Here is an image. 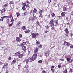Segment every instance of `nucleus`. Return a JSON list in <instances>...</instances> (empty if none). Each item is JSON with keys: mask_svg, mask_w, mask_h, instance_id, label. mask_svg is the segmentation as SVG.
Instances as JSON below:
<instances>
[{"mask_svg": "<svg viewBox=\"0 0 73 73\" xmlns=\"http://www.w3.org/2000/svg\"><path fill=\"white\" fill-rule=\"evenodd\" d=\"M14 3V2L13 1H10L9 3V4H10V5H11V4H13Z\"/></svg>", "mask_w": 73, "mask_h": 73, "instance_id": "4c0bfd02", "label": "nucleus"}, {"mask_svg": "<svg viewBox=\"0 0 73 73\" xmlns=\"http://www.w3.org/2000/svg\"><path fill=\"white\" fill-rule=\"evenodd\" d=\"M26 72L27 73H28V72H29V70H28V69H27Z\"/></svg>", "mask_w": 73, "mask_h": 73, "instance_id": "338daca9", "label": "nucleus"}, {"mask_svg": "<svg viewBox=\"0 0 73 73\" xmlns=\"http://www.w3.org/2000/svg\"><path fill=\"white\" fill-rule=\"evenodd\" d=\"M17 16V17H19V16H20V13H19L18 12L17 13H16Z\"/></svg>", "mask_w": 73, "mask_h": 73, "instance_id": "e433bc0d", "label": "nucleus"}, {"mask_svg": "<svg viewBox=\"0 0 73 73\" xmlns=\"http://www.w3.org/2000/svg\"><path fill=\"white\" fill-rule=\"evenodd\" d=\"M21 31H24L25 30L26 27L25 26H23L21 27Z\"/></svg>", "mask_w": 73, "mask_h": 73, "instance_id": "f3484780", "label": "nucleus"}, {"mask_svg": "<svg viewBox=\"0 0 73 73\" xmlns=\"http://www.w3.org/2000/svg\"><path fill=\"white\" fill-rule=\"evenodd\" d=\"M26 7L27 8H29V7H30V5H29L28 4H27L26 5Z\"/></svg>", "mask_w": 73, "mask_h": 73, "instance_id": "37998d69", "label": "nucleus"}, {"mask_svg": "<svg viewBox=\"0 0 73 73\" xmlns=\"http://www.w3.org/2000/svg\"><path fill=\"white\" fill-rule=\"evenodd\" d=\"M12 14H11L10 15L9 17V19H11V18H12Z\"/></svg>", "mask_w": 73, "mask_h": 73, "instance_id": "6e6d98bb", "label": "nucleus"}, {"mask_svg": "<svg viewBox=\"0 0 73 73\" xmlns=\"http://www.w3.org/2000/svg\"><path fill=\"white\" fill-rule=\"evenodd\" d=\"M65 14L66 13L65 12H63L61 13V15L62 17H64V16H65Z\"/></svg>", "mask_w": 73, "mask_h": 73, "instance_id": "a211bd4d", "label": "nucleus"}, {"mask_svg": "<svg viewBox=\"0 0 73 73\" xmlns=\"http://www.w3.org/2000/svg\"><path fill=\"white\" fill-rule=\"evenodd\" d=\"M5 66H6V64H5L2 67V69H4V68H5Z\"/></svg>", "mask_w": 73, "mask_h": 73, "instance_id": "a18cd8bd", "label": "nucleus"}, {"mask_svg": "<svg viewBox=\"0 0 73 73\" xmlns=\"http://www.w3.org/2000/svg\"><path fill=\"white\" fill-rule=\"evenodd\" d=\"M73 59H72L71 60H70V61H68V62L70 64H71L72 63V62H73Z\"/></svg>", "mask_w": 73, "mask_h": 73, "instance_id": "bb28decb", "label": "nucleus"}, {"mask_svg": "<svg viewBox=\"0 0 73 73\" xmlns=\"http://www.w3.org/2000/svg\"><path fill=\"white\" fill-rule=\"evenodd\" d=\"M36 19H37V17L36 16H34V17H30L29 18V21H31V20H34Z\"/></svg>", "mask_w": 73, "mask_h": 73, "instance_id": "20e7f679", "label": "nucleus"}, {"mask_svg": "<svg viewBox=\"0 0 73 73\" xmlns=\"http://www.w3.org/2000/svg\"><path fill=\"white\" fill-rule=\"evenodd\" d=\"M36 26H38V25H40V23L38 21H36V22L35 23Z\"/></svg>", "mask_w": 73, "mask_h": 73, "instance_id": "412c9836", "label": "nucleus"}, {"mask_svg": "<svg viewBox=\"0 0 73 73\" xmlns=\"http://www.w3.org/2000/svg\"><path fill=\"white\" fill-rule=\"evenodd\" d=\"M9 22V19H7L6 20L7 23H8Z\"/></svg>", "mask_w": 73, "mask_h": 73, "instance_id": "de8ad7c7", "label": "nucleus"}, {"mask_svg": "<svg viewBox=\"0 0 73 73\" xmlns=\"http://www.w3.org/2000/svg\"><path fill=\"white\" fill-rule=\"evenodd\" d=\"M29 32H30V30H29V29L25 31V33H29Z\"/></svg>", "mask_w": 73, "mask_h": 73, "instance_id": "5701e85b", "label": "nucleus"}, {"mask_svg": "<svg viewBox=\"0 0 73 73\" xmlns=\"http://www.w3.org/2000/svg\"><path fill=\"white\" fill-rule=\"evenodd\" d=\"M54 19H52L49 22V25L50 27H52L51 29L52 31V30H54V23H53V22H54L53 20H54Z\"/></svg>", "mask_w": 73, "mask_h": 73, "instance_id": "f03ea898", "label": "nucleus"}, {"mask_svg": "<svg viewBox=\"0 0 73 73\" xmlns=\"http://www.w3.org/2000/svg\"><path fill=\"white\" fill-rule=\"evenodd\" d=\"M70 47L71 49H73V45H71L70 46Z\"/></svg>", "mask_w": 73, "mask_h": 73, "instance_id": "8fccbe9b", "label": "nucleus"}, {"mask_svg": "<svg viewBox=\"0 0 73 73\" xmlns=\"http://www.w3.org/2000/svg\"><path fill=\"white\" fill-rule=\"evenodd\" d=\"M30 13H31L32 15L34 16H35V13L33 11V10H32L30 12Z\"/></svg>", "mask_w": 73, "mask_h": 73, "instance_id": "aec40b11", "label": "nucleus"}, {"mask_svg": "<svg viewBox=\"0 0 73 73\" xmlns=\"http://www.w3.org/2000/svg\"><path fill=\"white\" fill-rule=\"evenodd\" d=\"M24 56V55H23V54H20L19 55V56H18L19 58H22Z\"/></svg>", "mask_w": 73, "mask_h": 73, "instance_id": "4468645a", "label": "nucleus"}, {"mask_svg": "<svg viewBox=\"0 0 73 73\" xmlns=\"http://www.w3.org/2000/svg\"><path fill=\"white\" fill-rule=\"evenodd\" d=\"M42 73H46V71L45 70H43L42 71Z\"/></svg>", "mask_w": 73, "mask_h": 73, "instance_id": "5fc2aeb1", "label": "nucleus"}, {"mask_svg": "<svg viewBox=\"0 0 73 73\" xmlns=\"http://www.w3.org/2000/svg\"><path fill=\"white\" fill-rule=\"evenodd\" d=\"M38 63H39V64H41V63H42V60H40L38 61Z\"/></svg>", "mask_w": 73, "mask_h": 73, "instance_id": "58836bf2", "label": "nucleus"}, {"mask_svg": "<svg viewBox=\"0 0 73 73\" xmlns=\"http://www.w3.org/2000/svg\"><path fill=\"white\" fill-rule=\"evenodd\" d=\"M29 60H31V58L30 57L29 58L27 59H25L24 60V62H25V61H26V63L28 64V62H29Z\"/></svg>", "mask_w": 73, "mask_h": 73, "instance_id": "423d86ee", "label": "nucleus"}, {"mask_svg": "<svg viewBox=\"0 0 73 73\" xmlns=\"http://www.w3.org/2000/svg\"><path fill=\"white\" fill-rule=\"evenodd\" d=\"M4 19L3 18V17H1L0 19V21H3V20H4Z\"/></svg>", "mask_w": 73, "mask_h": 73, "instance_id": "c9c22d12", "label": "nucleus"}, {"mask_svg": "<svg viewBox=\"0 0 73 73\" xmlns=\"http://www.w3.org/2000/svg\"><path fill=\"white\" fill-rule=\"evenodd\" d=\"M8 59L9 60H10L12 59V57H9Z\"/></svg>", "mask_w": 73, "mask_h": 73, "instance_id": "13d9d810", "label": "nucleus"}, {"mask_svg": "<svg viewBox=\"0 0 73 73\" xmlns=\"http://www.w3.org/2000/svg\"><path fill=\"white\" fill-rule=\"evenodd\" d=\"M16 60L14 59V60H13L12 61V62H11V65H13V64H15V63H16Z\"/></svg>", "mask_w": 73, "mask_h": 73, "instance_id": "ddd939ff", "label": "nucleus"}, {"mask_svg": "<svg viewBox=\"0 0 73 73\" xmlns=\"http://www.w3.org/2000/svg\"><path fill=\"white\" fill-rule=\"evenodd\" d=\"M19 38H21V37H22V35L21 34H19Z\"/></svg>", "mask_w": 73, "mask_h": 73, "instance_id": "09e8293b", "label": "nucleus"}, {"mask_svg": "<svg viewBox=\"0 0 73 73\" xmlns=\"http://www.w3.org/2000/svg\"><path fill=\"white\" fill-rule=\"evenodd\" d=\"M22 48V49H23V50H24V51H26V50H27V48H26V46H24L23 48V47Z\"/></svg>", "mask_w": 73, "mask_h": 73, "instance_id": "4be33fe9", "label": "nucleus"}, {"mask_svg": "<svg viewBox=\"0 0 73 73\" xmlns=\"http://www.w3.org/2000/svg\"><path fill=\"white\" fill-rule=\"evenodd\" d=\"M14 20H15V19H13V17H12V19H11V22H12V23H13V21H14Z\"/></svg>", "mask_w": 73, "mask_h": 73, "instance_id": "c03bdc74", "label": "nucleus"}, {"mask_svg": "<svg viewBox=\"0 0 73 73\" xmlns=\"http://www.w3.org/2000/svg\"><path fill=\"white\" fill-rule=\"evenodd\" d=\"M56 27H58L59 26V25L58 24V23H56V24L55 25Z\"/></svg>", "mask_w": 73, "mask_h": 73, "instance_id": "49530a36", "label": "nucleus"}, {"mask_svg": "<svg viewBox=\"0 0 73 73\" xmlns=\"http://www.w3.org/2000/svg\"><path fill=\"white\" fill-rule=\"evenodd\" d=\"M54 66H52L51 67V68H54Z\"/></svg>", "mask_w": 73, "mask_h": 73, "instance_id": "69168bd1", "label": "nucleus"}, {"mask_svg": "<svg viewBox=\"0 0 73 73\" xmlns=\"http://www.w3.org/2000/svg\"><path fill=\"white\" fill-rule=\"evenodd\" d=\"M51 70L52 72H53V73H54V71H55V69H54L51 68Z\"/></svg>", "mask_w": 73, "mask_h": 73, "instance_id": "393cba45", "label": "nucleus"}, {"mask_svg": "<svg viewBox=\"0 0 73 73\" xmlns=\"http://www.w3.org/2000/svg\"><path fill=\"white\" fill-rule=\"evenodd\" d=\"M20 54V52H18L15 53V55L16 57H17L19 56Z\"/></svg>", "mask_w": 73, "mask_h": 73, "instance_id": "2eb2a0df", "label": "nucleus"}, {"mask_svg": "<svg viewBox=\"0 0 73 73\" xmlns=\"http://www.w3.org/2000/svg\"><path fill=\"white\" fill-rule=\"evenodd\" d=\"M33 11L35 13H36V12H37V9H36V8H34V9L33 10Z\"/></svg>", "mask_w": 73, "mask_h": 73, "instance_id": "a878e982", "label": "nucleus"}, {"mask_svg": "<svg viewBox=\"0 0 73 73\" xmlns=\"http://www.w3.org/2000/svg\"><path fill=\"white\" fill-rule=\"evenodd\" d=\"M45 27L46 28V30H48H48L49 29V25H47L46 26H45Z\"/></svg>", "mask_w": 73, "mask_h": 73, "instance_id": "6ab92c4d", "label": "nucleus"}, {"mask_svg": "<svg viewBox=\"0 0 73 73\" xmlns=\"http://www.w3.org/2000/svg\"><path fill=\"white\" fill-rule=\"evenodd\" d=\"M39 35V34L35 33H33L32 35V38H35L36 37H37Z\"/></svg>", "mask_w": 73, "mask_h": 73, "instance_id": "7ed1b4c3", "label": "nucleus"}, {"mask_svg": "<svg viewBox=\"0 0 73 73\" xmlns=\"http://www.w3.org/2000/svg\"><path fill=\"white\" fill-rule=\"evenodd\" d=\"M63 11L64 12H65L67 11V8L66 7V5H64V6L63 9Z\"/></svg>", "mask_w": 73, "mask_h": 73, "instance_id": "0eeeda50", "label": "nucleus"}, {"mask_svg": "<svg viewBox=\"0 0 73 73\" xmlns=\"http://www.w3.org/2000/svg\"><path fill=\"white\" fill-rule=\"evenodd\" d=\"M63 45L66 46H69L70 45V43L65 41L64 42Z\"/></svg>", "mask_w": 73, "mask_h": 73, "instance_id": "39448f33", "label": "nucleus"}, {"mask_svg": "<svg viewBox=\"0 0 73 73\" xmlns=\"http://www.w3.org/2000/svg\"><path fill=\"white\" fill-rule=\"evenodd\" d=\"M54 23H58V20H57L56 21H54Z\"/></svg>", "mask_w": 73, "mask_h": 73, "instance_id": "052dcab7", "label": "nucleus"}, {"mask_svg": "<svg viewBox=\"0 0 73 73\" xmlns=\"http://www.w3.org/2000/svg\"><path fill=\"white\" fill-rule=\"evenodd\" d=\"M58 68H61V64H59L58 66Z\"/></svg>", "mask_w": 73, "mask_h": 73, "instance_id": "864d4df0", "label": "nucleus"}, {"mask_svg": "<svg viewBox=\"0 0 73 73\" xmlns=\"http://www.w3.org/2000/svg\"><path fill=\"white\" fill-rule=\"evenodd\" d=\"M3 19H7V16H4L3 17Z\"/></svg>", "mask_w": 73, "mask_h": 73, "instance_id": "3c124183", "label": "nucleus"}, {"mask_svg": "<svg viewBox=\"0 0 73 73\" xmlns=\"http://www.w3.org/2000/svg\"><path fill=\"white\" fill-rule=\"evenodd\" d=\"M36 46H38V45H40V41L36 40Z\"/></svg>", "mask_w": 73, "mask_h": 73, "instance_id": "dca6fc26", "label": "nucleus"}, {"mask_svg": "<svg viewBox=\"0 0 73 73\" xmlns=\"http://www.w3.org/2000/svg\"><path fill=\"white\" fill-rule=\"evenodd\" d=\"M20 23H21V22L20 21H19L17 23V26L20 25Z\"/></svg>", "mask_w": 73, "mask_h": 73, "instance_id": "c756f323", "label": "nucleus"}, {"mask_svg": "<svg viewBox=\"0 0 73 73\" xmlns=\"http://www.w3.org/2000/svg\"><path fill=\"white\" fill-rule=\"evenodd\" d=\"M8 6V3L4 5V7L5 8L6 7H7Z\"/></svg>", "mask_w": 73, "mask_h": 73, "instance_id": "473e14b6", "label": "nucleus"}, {"mask_svg": "<svg viewBox=\"0 0 73 73\" xmlns=\"http://www.w3.org/2000/svg\"><path fill=\"white\" fill-rule=\"evenodd\" d=\"M6 10L5 8H4L1 10V13L3 14L5 12Z\"/></svg>", "mask_w": 73, "mask_h": 73, "instance_id": "9b49d317", "label": "nucleus"}, {"mask_svg": "<svg viewBox=\"0 0 73 73\" xmlns=\"http://www.w3.org/2000/svg\"><path fill=\"white\" fill-rule=\"evenodd\" d=\"M71 16H73V11L71 13Z\"/></svg>", "mask_w": 73, "mask_h": 73, "instance_id": "e2e57ef3", "label": "nucleus"}, {"mask_svg": "<svg viewBox=\"0 0 73 73\" xmlns=\"http://www.w3.org/2000/svg\"><path fill=\"white\" fill-rule=\"evenodd\" d=\"M39 17H41V18H43V16H42V14H40Z\"/></svg>", "mask_w": 73, "mask_h": 73, "instance_id": "7c9ffc66", "label": "nucleus"}, {"mask_svg": "<svg viewBox=\"0 0 73 73\" xmlns=\"http://www.w3.org/2000/svg\"><path fill=\"white\" fill-rule=\"evenodd\" d=\"M42 46V45L41 44H39L38 45V48H41Z\"/></svg>", "mask_w": 73, "mask_h": 73, "instance_id": "cd10ccee", "label": "nucleus"}, {"mask_svg": "<svg viewBox=\"0 0 73 73\" xmlns=\"http://www.w3.org/2000/svg\"><path fill=\"white\" fill-rule=\"evenodd\" d=\"M42 12H43V10H40L39 13L40 14H42Z\"/></svg>", "mask_w": 73, "mask_h": 73, "instance_id": "f704fd0d", "label": "nucleus"}, {"mask_svg": "<svg viewBox=\"0 0 73 73\" xmlns=\"http://www.w3.org/2000/svg\"><path fill=\"white\" fill-rule=\"evenodd\" d=\"M68 72V70H67V69L65 68L64 71H63V73H67Z\"/></svg>", "mask_w": 73, "mask_h": 73, "instance_id": "b1692460", "label": "nucleus"}, {"mask_svg": "<svg viewBox=\"0 0 73 73\" xmlns=\"http://www.w3.org/2000/svg\"><path fill=\"white\" fill-rule=\"evenodd\" d=\"M26 44V42H23V43L20 44V46H21V47H22V48H24V45H25Z\"/></svg>", "mask_w": 73, "mask_h": 73, "instance_id": "1a4fd4ad", "label": "nucleus"}, {"mask_svg": "<svg viewBox=\"0 0 73 73\" xmlns=\"http://www.w3.org/2000/svg\"><path fill=\"white\" fill-rule=\"evenodd\" d=\"M68 35H69V33H66V34H65V36L66 37H68Z\"/></svg>", "mask_w": 73, "mask_h": 73, "instance_id": "a19ab883", "label": "nucleus"}, {"mask_svg": "<svg viewBox=\"0 0 73 73\" xmlns=\"http://www.w3.org/2000/svg\"><path fill=\"white\" fill-rule=\"evenodd\" d=\"M70 35L71 37H72V36H73V34L72 33H71Z\"/></svg>", "mask_w": 73, "mask_h": 73, "instance_id": "0e129e2a", "label": "nucleus"}, {"mask_svg": "<svg viewBox=\"0 0 73 73\" xmlns=\"http://www.w3.org/2000/svg\"><path fill=\"white\" fill-rule=\"evenodd\" d=\"M38 51V48L36 47L34 51V54L32 56V57H30V60L31 61H33L35 60H36V58L37 57V53Z\"/></svg>", "mask_w": 73, "mask_h": 73, "instance_id": "f257e3e1", "label": "nucleus"}, {"mask_svg": "<svg viewBox=\"0 0 73 73\" xmlns=\"http://www.w3.org/2000/svg\"><path fill=\"white\" fill-rule=\"evenodd\" d=\"M27 3L28 4H30V3H29V1L27 0Z\"/></svg>", "mask_w": 73, "mask_h": 73, "instance_id": "774afa93", "label": "nucleus"}, {"mask_svg": "<svg viewBox=\"0 0 73 73\" xmlns=\"http://www.w3.org/2000/svg\"><path fill=\"white\" fill-rule=\"evenodd\" d=\"M23 7H26V3H24L22 4Z\"/></svg>", "mask_w": 73, "mask_h": 73, "instance_id": "ea45409f", "label": "nucleus"}, {"mask_svg": "<svg viewBox=\"0 0 73 73\" xmlns=\"http://www.w3.org/2000/svg\"><path fill=\"white\" fill-rule=\"evenodd\" d=\"M13 24V22H12L9 25V27H11V26H12V25Z\"/></svg>", "mask_w": 73, "mask_h": 73, "instance_id": "79ce46f5", "label": "nucleus"}, {"mask_svg": "<svg viewBox=\"0 0 73 73\" xmlns=\"http://www.w3.org/2000/svg\"><path fill=\"white\" fill-rule=\"evenodd\" d=\"M51 15L52 17H54V16H55V14L53 13H52L51 14Z\"/></svg>", "mask_w": 73, "mask_h": 73, "instance_id": "2f4dec72", "label": "nucleus"}, {"mask_svg": "<svg viewBox=\"0 0 73 73\" xmlns=\"http://www.w3.org/2000/svg\"><path fill=\"white\" fill-rule=\"evenodd\" d=\"M45 32V33H48V32H49V31H47L46 30L44 32Z\"/></svg>", "mask_w": 73, "mask_h": 73, "instance_id": "680f3d73", "label": "nucleus"}, {"mask_svg": "<svg viewBox=\"0 0 73 73\" xmlns=\"http://www.w3.org/2000/svg\"><path fill=\"white\" fill-rule=\"evenodd\" d=\"M27 15V12H25L24 13V16H26Z\"/></svg>", "mask_w": 73, "mask_h": 73, "instance_id": "603ef678", "label": "nucleus"}, {"mask_svg": "<svg viewBox=\"0 0 73 73\" xmlns=\"http://www.w3.org/2000/svg\"><path fill=\"white\" fill-rule=\"evenodd\" d=\"M64 32H65V33H69V31L68 30V28H66L64 30Z\"/></svg>", "mask_w": 73, "mask_h": 73, "instance_id": "f8f14e48", "label": "nucleus"}, {"mask_svg": "<svg viewBox=\"0 0 73 73\" xmlns=\"http://www.w3.org/2000/svg\"><path fill=\"white\" fill-rule=\"evenodd\" d=\"M65 58L67 61H70L71 60V59L69 57H68L67 56H66Z\"/></svg>", "mask_w": 73, "mask_h": 73, "instance_id": "9d476101", "label": "nucleus"}, {"mask_svg": "<svg viewBox=\"0 0 73 73\" xmlns=\"http://www.w3.org/2000/svg\"><path fill=\"white\" fill-rule=\"evenodd\" d=\"M58 17L60 19H62V16H60Z\"/></svg>", "mask_w": 73, "mask_h": 73, "instance_id": "4d7b16f0", "label": "nucleus"}, {"mask_svg": "<svg viewBox=\"0 0 73 73\" xmlns=\"http://www.w3.org/2000/svg\"><path fill=\"white\" fill-rule=\"evenodd\" d=\"M22 9L23 11H25V9H26V8H25V6H23Z\"/></svg>", "mask_w": 73, "mask_h": 73, "instance_id": "c85d7f7f", "label": "nucleus"}, {"mask_svg": "<svg viewBox=\"0 0 73 73\" xmlns=\"http://www.w3.org/2000/svg\"><path fill=\"white\" fill-rule=\"evenodd\" d=\"M21 41V39L19 37H16V41L17 42H20Z\"/></svg>", "mask_w": 73, "mask_h": 73, "instance_id": "6e6552de", "label": "nucleus"}, {"mask_svg": "<svg viewBox=\"0 0 73 73\" xmlns=\"http://www.w3.org/2000/svg\"><path fill=\"white\" fill-rule=\"evenodd\" d=\"M73 72V70H72V69L71 68H70V71H69V73H72V72Z\"/></svg>", "mask_w": 73, "mask_h": 73, "instance_id": "72a5a7b5", "label": "nucleus"}, {"mask_svg": "<svg viewBox=\"0 0 73 73\" xmlns=\"http://www.w3.org/2000/svg\"><path fill=\"white\" fill-rule=\"evenodd\" d=\"M60 60L61 61H64V59H60Z\"/></svg>", "mask_w": 73, "mask_h": 73, "instance_id": "bf43d9fd", "label": "nucleus"}]
</instances>
